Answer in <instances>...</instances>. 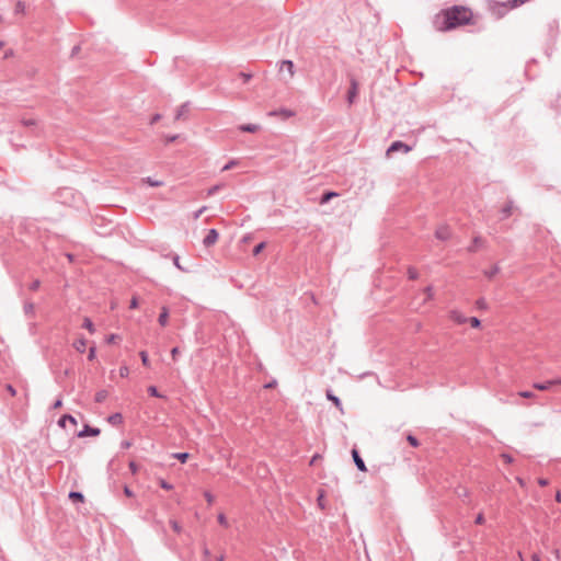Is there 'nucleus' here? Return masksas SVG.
I'll list each match as a JSON object with an SVG mask.
<instances>
[{"instance_id": "nucleus-59", "label": "nucleus", "mask_w": 561, "mask_h": 561, "mask_svg": "<svg viewBox=\"0 0 561 561\" xmlns=\"http://www.w3.org/2000/svg\"><path fill=\"white\" fill-rule=\"evenodd\" d=\"M11 55H12V51H11V50H10V51H7V53H5V55H4V58H8V57H9V56H11Z\"/></svg>"}, {"instance_id": "nucleus-24", "label": "nucleus", "mask_w": 561, "mask_h": 561, "mask_svg": "<svg viewBox=\"0 0 561 561\" xmlns=\"http://www.w3.org/2000/svg\"><path fill=\"white\" fill-rule=\"evenodd\" d=\"M139 355H140V358H141L142 365H144V366H146V367H148V366H149V358H148V354H147V352H146V351H141V352L139 353Z\"/></svg>"}, {"instance_id": "nucleus-36", "label": "nucleus", "mask_w": 561, "mask_h": 561, "mask_svg": "<svg viewBox=\"0 0 561 561\" xmlns=\"http://www.w3.org/2000/svg\"><path fill=\"white\" fill-rule=\"evenodd\" d=\"M129 308L130 309H136L138 308V298L137 297H133L131 300H130V305H129Z\"/></svg>"}, {"instance_id": "nucleus-37", "label": "nucleus", "mask_w": 561, "mask_h": 561, "mask_svg": "<svg viewBox=\"0 0 561 561\" xmlns=\"http://www.w3.org/2000/svg\"><path fill=\"white\" fill-rule=\"evenodd\" d=\"M95 354H96L95 347L94 346L90 347L89 356H88L89 360H93L95 358Z\"/></svg>"}, {"instance_id": "nucleus-58", "label": "nucleus", "mask_w": 561, "mask_h": 561, "mask_svg": "<svg viewBox=\"0 0 561 561\" xmlns=\"http://www.w3.org/2000/svg\"><path fill=\"white\" fill-rule=\"evenodd\" d=\"M16 8H18L19 10H23V3H22V2H19V3L16 4Z\"/></svg>"}, {"instance_id": "nucleus-20", "label": "nucleus", "mask_w": 561, "mask_h": 561, "mask_svg": "<svg viewBox=\"0 0 561 561\" xmlns=\"http://www.w3.org/2000/svg\"><path fill=\"white\" fill-rule=\"evenodd\" d=\"M240 129L242 131L255 133L257 131L259 127L256 125H242Z\"/></svg>"}, {"instance_id": "nucleus-1", "label": "nucleus", "mask_w": 561, "mask_h": 561, "mask_svg": "<svg viewBox=\"0 0 561 561\" xmlns=\"http://www.w3.org/2000/svg\"><path fill=\"white\" fill-rule=\"evenodd\" d=\"M472 12L465 7H454L448 9L435 19V26L438 31H448L461 25L469 24Z\"/></svg>"}, {"instance_id": "nucleus-16", "label": "nucleus", "mask_w": 561, "mask_h": 561, "mask_svg": "<svg viewBox=\"0 0 561 561\" xmlns=\"http://www.w3.org/2000/svg\"><path fill=\"white\" fill-rule=\"evenodd\" d=\"M66 420H69V422L72 424V425H77V420L69 415V414H65L59 421H58V425L62 428L66 427Z\"/></svg>"}, {"instance_id": "nucleus-49", "label": "nucleus", "mask_w": 561, "mask_h": 561, "mask_svg": "<svg viewBox=\"0 0 561 561\" xmlns=\"http://www.w3.org/2000/svg\"><path fill=\"white\" fill-rule=\"evenodd\" d=\"M7 390L9 391V393H10L11 396H15V394H16L15 389H14L11 385H8V386H7Z\"/></svg>"}, {"instance_id": "nucleus-40", "label": "nucleus", "mask_w": 561, "mask_h": 561, "mask_svg": "<svg viewBox=\"0 0 561 561\" xmlns=\"http://www.w3.org/2000/svg\"><path fill=\"white\" fill-rule=\"evenodd\" d=\"M148 392H149L151 396L160 397V394L158 393L157 388H156L154 386H150V387L148 388Z\"/></svg>"}, {"instance_id": "nucleus-61", "label": "nucleus", "mask_w": 561, "mask_h": 561, "mask_svg": "<svg viewBox=\"0 0 561 561\" xmlns=\"http://www.w3.org/2000/svg\"><path fill=\"white\" fill-rule=\"evenodd\" d=\"M229 168H231V164H227L224 170H228Z\"/></svg>"}, {"instance_id": "nucleus-63", "label": "nucleus", "mask_w": 561, "mask_h": 561, "mask_svg": "<svg viewBox=\"0 0 561 561\" xmlns=\"http://www.w3.org/2000/svg\"><path fill=\"white\" fill-rule=\"evenodd\" d=\"M518 559L523 560V556L520 552L518 553Z\"/></svg>"}, {"instance_id": "nucleus-3", "label": "nucleus", "mask_w": 561, "mask_h": 561, "mask_svg": "<svg viewBox=\"0 0 561 561\" xmlns=\"http://www.w3.org/2000/svg\"><path fill=\"white\" fill-rule=\"evenodd\" d=\"M411 150V147L402 141H394L387 150V156L390 157L391 153L397 151H403L408 153Z\"/></svg>"}, {"instance_id": "nucleus-51", "label": "nucleus", "mask_w": 561, "mask_h": 561, "mask_svg": "<svg viewBox=\"0 0 561 561\" xmlns=\"http://www.w3.org/2000/svg\"><path fill=\"white\" fill-rule=\"evenodd\" d=\"M502 458H503V460H504L505 462H507V463L512 462V457H511V456H508V455H505V454H504V455H502Z\"/></svg>"}, {"instance_id": "nucleus-23", "label": "nucleus", "mask_w": 561, "mask_h": 561, "mask_svg": "<svg viewBox=\"0 0 561 561\" xmlns=\"http://www.w3.org/2000/svg\"><path fill=\"white\" fill-rule=\"evenodd\" d=\"M69 497L72 501H76V502H82L83 501V495L81 493H79V492H70Z\"/></svg>"}, {"instance_id": "nucleus-43", "label": "nucleus", "mask_w": 561, "mask_h": 561, "mask_svg": "<svg viewBox=\"0 0 561 561\" xmlns=\"http://www.w3.org/2000/svg\"><path fill=\"white\" fill-rule=\"evenodd\" d=\"M176 138H178V135H174V136H165V137H164V142H165V144H170V142L174 141Z\"/></svg>"}, {"instance_id": "nucleus-2", "label": "nucleus", "mask_w": 561, "mask_h": 561, "mask_svg": "<svg viewBox=\"0 0 561 561\" xmlns=\"http://www.w3.org/2000/svg\"><path fill=\"white\" fill-rule=\"evenodd\" d=\"M448 318L450 321L458 325L466 324L468 319V317H466L461 311L457 309L450 310L448 313Z\"/></svg>"}, {"instance_id": "nucleus-6", "label": "nucleus", "mask_w": 561, "mask_h": 561, "mask_svg": "<svg viewBox=\"0 0 561 561\" xmlns=\"http://www.w3.org/2000/svg\"><path fill=\"white\" fill-rule=\"evenodd\" d=\"M358 94V83L355 79H351V89L347 94L348 103L352 104Z\"/></svg>"}, {"instance_id": "nucleus-55", "label": "nucleus", "mask_w": 561, "mask_h": 561, "mask_svg": "<svg viewBox=\"0 0 561 561\" xmlns=\"http://www.w3.org/2000/svg\"><path fill=\"white\" fill-rule=\"evenodd\" d=\"M531 559L533 561H541L537 553L533 554Z\"/></svg>"}, {"instance_id": "nucleus-62", "label": "nucleus", "mask_w": 561, "mask_h": 561, "mask_svg": "<svg viewBox=\"0 0 561 561\" xmlns=\"http://www.w3.org/2000/svg\"><path fill=\"white\" fill-rule=\"evenodd\" d=\"M217 561H224V557H222V556H221V557H219V558L217 559Z\"/></svg>"}, {"instance_id": "nucleus-14", "label": "nucleus", "mask_w": 561, "mask_h": 561, "mask_svg": "<svg viewBox=\"0 0 561 561\" xmlns=\"http://www.w3.org/2000/svg\"><path fill=\"white\" fill-rule=\"evenodd\" d=\"M107 421L113 425H122L123 424V415L121 413H114L108 416Z\"/></svg>"}, {"instance_id": "nucleus-57", "label": "nucleus", "mask_w": 561, "mask_h": 561, "mask_svg": "<svg viewBox=\"0 0 561 561\" xmlns=\"http://www.w3.org/2000/svg\"><path fill=\"white\" fill-rule=\"evenodd\" d=\"M318 458H319L318 455L313 456L310 463L312 465V463H314V461H318Z\"/></svg>"}, {"instance_id": "nucleus-44", "label": "nucleus", "mask_w": 561, "mask_h": 561, "mask_svg": "<svg viewBox=\"0 0 561 561\" xmlns=\"http://www.w3.org/2000/svg\"><path fill=\"white\" fill-rule=\"evenodd\" d=\"M179 353H180V350H179L178 347H173V348L171 350V356H172V358H173L174 360L176 359V356L179 355Z\"/></svg>"}, {"instance_id": "nucleus-18", "label": "nucleus", "mask_w": 561, "mask_h": 561, "mask_svg": "<svg viewBox=\"0 0 561 561\" xmlns=\"http://www.w3.org/2000/svg\"><path fill=\"white\" fill-rule=\"evenodd\" d=\"M467 323H469L471 325V328H474V329H478L481 325L480 320L476 317L468 318Z\"/></svg>"}, {"instance_id": "nucleus-10", "label": "nucleus", "mask_w": 561, "mask_h": 561, "mask_svg": "<svg viewBox=\"0 0 561 561\" xmlns=\"http://www.w3.org/2000/svg\"><path fill=\"white\" fill-rule=\"evenodd\" d=\"M423 305L430 302L434 298V288L433 286H427L423 289Z\"/></svg>"}, {"instance_id": "nucleus-46", "label": "nucleus", "mask_w": 561, "mask_h": 561, "mask_svg": "<svg viewBox=\"0 0 561 561\" xmlns=\"http://www.w3.org/2000/svg\"><path fill=\"white\" fill-rule=\"evenodd\" d=\"M124 493L128 497H133L134 496V492L128 486L124 488Z\"/></svg>"}, {"instance_id": "nucleus-52", "label": "nucleus", "mask_w": 561, "mask_h": 561, "mask_svg": "<svg viewBox=\"0 0 561 561\" xmlns=\"http://www.w3.org/2000/svg\"><path fill=\"white\" fill-rule=\"evenodd\" d=\"M504 213L506 216H510L511 215V206L505 207Z\"/></svg>"}, {"instance_id": "nucleus-48", "label": "nucleus", "mask_w": 561, "mask_h": 561, "mask_svg": "<svg viewBox=\"0 0 561 561\" xmlns=\"http://www.w3.org/2000/svg\"><path fill=\"white\" fill-rule=\"evenodd\" d=\"M548 483H549V482H548V480H547V479H543V478L538 479V484H539L540 486H546V485H548Z\"/></svg>"}, {"instance_id": "nucleus-30", "label": "nucleus", "mask_w": 561, "mask_h": 561, "mask_svg": "<svg viewBox=\"0 0 561 561\" xmlns=\"http://www.w3.org/2000/svg\"><path fill=\"white\" fill-rule=\"evenodd\" d=\"M145 181H146V183H148L150 186H161V185H162V182H161V181L151 180L150 178H147Z\"/></svg>"}, {"instance_id": "nucleus-39", "label": "nucleus", "mask_w": 561, "mask_h": 561, "mask_svg": "<svg viewBox=\"0 0 561 561\" xmlns=\"http://www.w3.org/2000/svg\"><path fill=\"white\" fill-rule=\"evenodd\" d=\"M173 263H174V265H175L180 271H184L183 266H182V265H181V263H180V257H179L178 255H176V256H174V259H173Z\"/></svg>"}, {"instance_id": "nucleus-56", "label": "nucleus", "mask_w": 561, "mask_h": 561, "mask_svg": "<svg viewBox=\"0 0 561 561\" xmlns=\"http://www.w3.org/2000/svg\"><path fill=\"white\" fill-rule=\"evenodd\" d=\"M242 77H243L244 81L247 82V81H249V79H250V77H251V76H250V75H245V73H243V75H242Z\"/></svg>"}, {"instance_id": "nucleus-33", "label": "nucleus", "mask_w": 561, "mask_h": 561, "mask_svg": "<svg viewBox=\"0 0 561 561\" xmlns=\"http://www.w3.org/2000/svg\"><path fill=\"white\" fill-rule=\"evenodd\" d=\"M264 248H265V243H264V242L259 243V244L254 248V250H253V254H254V255H257L259 253H261V252H262V250H263Z\"/></svg>"}, {"instance_id": "nucleus-27", "label": "nucleus", "mask_w": 561, "mask_h": 561, "mask_svg": "<svg viewBox=\"0 0 561 561\" xmlns=\"http://www.w3.org/2000/svg\"><path fill=\"white\" fill-rule=\"evenodd\" d=\"M518 396L525 399H534L536 397L535 393L530 391H519Z\"/></svg>"}, {"instance_id": "nucleus-19", "label": "nucleus", "mask_w": 561, "mask_h": 561, "mask_svg": "<svg viewBox=\"0 0 561 561\" xmlns=\"http://www.w3.org/2000/svg\"><path fill=\"white\" fill-rule=\"evenodd\" d=\"M336 196H337V193H335V192H328V193H325V194L322 196V198H321V202H320V203H321V204H325V203H328L331 198L336 197Z\"/></svg>"}, {"instance_id": "nucleus-64", "label": "nucleus", "mask_w": 561, "mask_h": 561, "mask_svg": "<svg viewBox=\"0 0 561 561\" xmlns=\"http://www.w3.org/2000/svg\"><path fill=\"white\" fill-rule=\"evenodd\" d=\"M2 47V43H0V48Z\"/></svg>"}, {"instance_id": "nucleus-29", "label": "nucleus", "mask_w": 561, "mask_h": 561, "mask_svg": "<svg viewBox=\"0 0 561 561\" xmlns=\"http://www.w3.org/2000/svg\"><path fill=\"white\" fill-rule=\"evenodd\" d=\"M204 497H205V500L207 501V503L209 505H211L214 503V501H215L214 495L210 492H208V491L204 492Z\"/></svg>"}, {"instance_id": "nucleus-13", "label": "nucleus", "mask_w": 561, "mask_h": 561, "mask_svg": "<svg viewBox=\"0 0 561 561\" xmlns=\"http://www.w3.org/2000/svg\"><path fill=\"white\" fill-rule=\"evenodd\" d=\"M73 347L76 348V351H78L80 353H83L85 351V347H87V340L83 339V337H78L73 342Z\"/></svg>"}, {"instance_id": "nucleus-35", "label": "nucleus", "mask_w": 561, "mask_h": 561, "mask_svg": "<svg viewBox=\"0 0 561 561\" xmlns=\"http://www.w3.org/2000/svg\"><path fill=\"white\" fill-rule=\"evenodd\" d=\"M105 398H106V393L104 391L98 392L96 396H95V400L98 402L103 401Z\"/></svg>"}, {"instance_id": "nucleus-34", "label": "nucleus", "mask_w": 561, "mask_h": 561, "mask_svg": "<svg viewBox=\"0 0 561 561\" xmlns=\"http://www.w3.org/2000/svg\"><path fill=\"white\" fill-rule=\"evenodd\" d=\"M408 442L413 446V447H417L419 446V440L412 436V435H409L407 437Z\"/></svg>"}, {"instance_id": "nucleus-17", "label": "nucleus", "mask_w": 561, "mask_h": 561, "mask_svg": "<svg viewBox=\"0 0 561 561\" xmlns=\"http://www.w3.org/2000/svg\"><path fill=\"white\" fill-rule=\"evenodd\" d=\"M83 328H85L90 333H94L95 332V328H94V324L92 323V321L89 319V318H84L83 319V324H82Z\"/></svg>"}, {"instance_id": "nucleus-5", "label": "nucleus", "mask_w": 561, "mask_h": 561, "mask_svg": "<svg viewBox=\"0 0 561 561\" xmlns=\"http://www.w3.org/2000/svg\"><path fill=\"white\" fill-rule=\"evenodd\" d=\"M561 385V379L548 380L542 383H534V388L540 391L549 390L552 386Z\"/></svg>"}, {"instance_id": "nucleus-31", "label": "nucleus", "mask_w": 561, "mask_h": 561, "mask_svg": "<svg viewBox=\"0 0 561 561\" xmlns=\"http://www.w3.org/2000/svg\"><path fill=\"white\" fill-rule=\"evenodd\" d=\"M159 483H160L161 488H162V489H164V490L170 491V490H172V489H173L172 484L168 483V482H167L165 480H163V479H161V480L159 481Z\"/></svg>"}, {"instance_id": "nucleus-21", "label": "nucleus", "mask_w": 561, "mask_h": 561, "mask_svg": "<svg viewBox=\"0 0 561 561\" xmlns=\"http://www.w3.org/2000/svg\"><path fill=\"white\" fill-rule=\"evenodd\" d=\"M170 526L172 527V529L176 533V534H180L182 531V526L180 525V523L175 519H171L170 520Z\"/></svg>"}, {"instance_id": "nucleus-4", "label": "nucleus", "mask_w": 561, "mask_h": 561, "mask_svg": "<svg viewBox=\"0 0 561 561\" xmlns=\"http://www.w3.org/2000/svg\"><path fill=\"white\" fill-rule=\"evenodd\" d=\"M219 238V233L216 229H210L207 233V236L204 238L203 243L205 247L209 248L214 245Z\"/></svg>"}, {"instance_id": "nucleus-45", "label": "nucleus", "mask_w": 561, "mask_h": 561, "mask_svg": "<svg viewBox=\"0 0 561 561\" xmlns=\"http://www.w3.org/2000/svg\"><path fill=\"white\" fill-rule=\"evenodd\" d=\"M128 373H129V370L125 366L119 369V374H121L122 377L128 376Z\"/></svg>"}, {"instance_id": "nucleus-28", "label": "nucleus", "mask_w": 561, "mask_h": 561, "mask_svg": "<svg viewBox=\"0 0 561 561\" xmlns=\"http://www.w3.org/2000/svg\"><path fill=\"white\" fill-rule=\"evenodd\" d=\"M39 286H41V282H39L38 279H35V280H33V282L30 284L28 288H30V290H32V291H36V290H38Z\"/></svg>"}, {"instance_id": "nucleus-42", "label": "nucleus", "mask_w": 561, "mask_h": 561, "mask_svg": "<svg viewBox=\"0 0 561 561\" xmlns=\"http://www.w3.org/2000/svg\"><path fill=\"white\" fill-rule=\"evenodd\" d=\"M24 309H25V312H26V313H30V314L34 313V305H33V304H28V305H26V306L24 307Z\"/></svg>"}, {"instance_id": "nucleus-38", "label": "nucleus", "mask_w": 561, "mask_h": 561, "mask_svg": "<svg viewBox=\"0 0 561 561\" xmlns=\"http://www.w3.org/2000/svg\"><path fill=\"white\" fill-rule=\"evenodd\" d=\"M129 469H130V471H131V473H133V474L137 473V471H138V466H137V463H136V462H134V461H130V462H129Z\"/></svg>"}, {"instance_id": "nucleus-50", "label": "nucleus", "mask_w": 561, "mask_h": 561, "mask_svg": "<svg viewBox=\"0 0 561 561\" xmlns=\"http://www.w3.org/2000/svg\"><path fill=\"white\" fill-rule=\"evenodd\" d=\"M62 407V400L61 399H58L55 403H54V409H59Z\"/></svg>"}, {"instance_id": "nucleus-15", "label": "nucleus", "mask_w": 561, "mask_h": 561, "mask_svg": "<svg viewBox=\"0 0 561 561\" xmlns=\"http://www.w3.org/2000/svg\"><path fill=\"white\" fill-rule=\"evenodd\" d=\"M168 319H169V310H168V308L163 307L158 321L162 327H165L168 324Z\"/></svg>"}, {"instance_id": "nucleus-60", "label": "nucleus", "mask_w": 561, "mask_h": 561, "mask_svg": "<svg viewBox=\"0 0 561 561\" xmlns=\"http://www.w3.org/2000/svg\"><path fill=\"white\" fill-rule=\"evenodd\" d=\"M201 213H202V209L196 213L195 218H197L201 215Z\"/></svg>"}, {"instance_id": "nucleus-8", "label": "nucleus", "mask_w": 561, "mask_h": 561, "mask_svg": "<svg viewBox=\"0 0 561 561\" xmlns=\"http://www.w3.org/2000/svg\"><path fill=\"white\" fill-rule=\"evenodd\" d=\"M352 456H353L354 462H355L356 467L358 468V470H360L363 472L367 471L366 465L363 461V459L359 457L358 451L356 449L352 450Z\"/></svg>"}, {"instance_id": "nucleus-53", "label": "nucleus", "mask_w": 561, "mask_h": 561, "mask_svg": "<svg viewBox=\"0 0 561 561\" xmlns=\"http://www.w3.org/2000/svg\"><path fill=\"white\" fill-rule=\"evenodd\" d=\"M516 480H517L518 484H519L522 488H524V486H525V482H524V480H523L522 478H517Z\"/></svg>"}, {"instance_id": "nucleus-22", "label": "nucleus", "mask_w": 561, "mask_h": 561, "mask_svg": "<svg viewBox=\"0 0 561 561\" xmlns=\"http://www.w3.org/2000/svg\"><path fill=\"white\" fill-rule=\"evenodd\" d=\"M173 457L184 463L188 459L190 455L187 453H176L173 455Z\"/></svg>"}, {"instance_id": "nucleus-7", "label": "nucleus", "mask_w": 561, "mask_h": 561, "mask_svg": "<svg viewBox=\"0 0 561 561\" xmlns=\"http://www.w3.org/2000/svg\"><path fill=\"white\" fill-rule=\"evenodd\" d=\"M450 234V229L447 226H440L435 230V237L439 240H447Z\"/></svg>"}, {"instance_id": "nucleus-11", "label": "nucleus", "mask_w": 561, "mask_h": 561, "mask_svg": "<svg viewBox=\"0 0 561 561\" xmlns=\"http://www.w3.org/2000/svg\"><path fill=\"white\" fill-rule=\"evenodd\" d=\"M99 434H100V430L99 428H93V427H90V426L87 425L84 427V430L78 434V436L79 437L98 436Z\"/></svg>"}, {"instance_id": "nucleus-32", "label": "nucleus", "mask_w": 561, "mask_h": 561, "mask_svg": "<svg viewBox=\"0 0 561 561\" xmlns=\"http://www.w3.org/2000/svg\"><path fill=\"white\" fill-rule=\"evenodd\" d=\"M218 523L224 527H228V520L224 514L218 515Z\"/></svg>"}, {"instance_id": "nucleus-9", "label": "nucleus", "mask_w": 561, "mask_h": 561, "mask_svg": "<svg viewBox=\"0 0 561 561\" xmlns=\"http://www.w3.org/2000/svg\"><path fill=\"white\" fill-rule=\"evenodd\" d=\"M286 70L289 73V77H294V64L291 60H283L279 66V71Z\"/></svg>"}, {"instance_id": "nucleus-26", "label": "nucleus", "mask_w": 561, "mask_h": 561, "mask_svg": "<svg viewBox=\"0 0 561 561\" xmlns=\"http://www.w3.org/2000/svg\"><path fill=\"white\" fill-rule=\"evenodd\" d=\"M408 276L410 279H416L419 277V273L414 267H410L408 270Z\"/></svg>"}, {"instance_id": "nucleus-47", "label": "nucleus", "mask_w": 561, "mask_h": 561, "mask_svg": "<svg viewBox=\"0 0 561 561\" xmlns=\"http://www.w3.org/2000/svg\"><path fill=\"white\" fill-rule=\"evenodd\" d=\"M484 523V516L482 514H479L476 518V524H483Z\"/></svg>"}, {"instance_id": "nucleus-25", "label": "nucleus", "mask_w": 561, "mask_h": 561, "mask_svg": "<svg viewBox=\"0 0 561 561\" xmlns=\"http://www.w3.org/2000/svg\"><path fill=\"white\" fill-rule=\"evenodd\" d=\"M119 340V335L117 334H110L108 336H106L105 341L107 344H113V343H116L117 341Z\"/></svg>"}, {"instance_id": "nucleus-12", "label": "nucleus", "mask_w": 561, "mask_h": 561, "mask_svg": "<svg viewBox=\"0 0 561 561\" xmlns=\"http://www.w3.org/2000/svg\"><path fill=\"white\" fill-rule=\"evenodd\" d=\"M327 398L333 402V404L340 410V412L343 414L344 413V409L342 407V403L340 401V399L337 397H335L334 394H332L331 391H327Z\"/></svg>"}, {"instance_id": "nucleus-41", "label": "nucleus", "mask_w": 561, "mask_h": 561, "mask_svg": "<svg viewBox=\"0 0 561 561\" xmlns=\"http://www.w3.org/2000/svg\"><path fill=\"white\" fill-rule=\"evenodd\" d=\"M161 119V115L160 114H154L151 119H150V125H154L157 122H159Z\"/></svg>"}, {"instance_id": "nucleus-54", "label": "nucleus", "mask_w": 561, "mask_h": 561, "mask_svg": "<svg viewBox=\"0 0 561 561\" xmlns=\"http://www.w3.org/2000/svg\"><path fill=\"white\" fill-rule=\"evenodd\" d=\"M556 501L561 503V493H560V491H558L557 494H556Z\"/></svg>"}]
</instances>
